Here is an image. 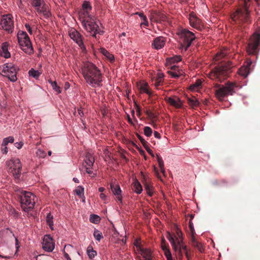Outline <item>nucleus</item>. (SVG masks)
I'll return each instance as SVG.
<instances>
[{
  "label": "nucleus",
  "instance_id": "nucleus-49",
  "mask_svg": "<svg viewBox=\"0 0 260 260\" xmlns=\"http://www.w3.org/2000/svg\"><path fill=\"white\" fill-rule=\"evenodd\" d=\"M36 154L37 156L41 158H44L46 156L45 152L41 149H39L37 150Z\"/></svg>",
  "mask_w": 260,
  "mask_h": 260
},
{
  "label": "nucleus",
  "instance_id": "nucleus-30",
  "mask_svg": "<svg viewBox=\"0 0 260 260\" xmlns=\"http://www.w3.org/2000/svg\"><path fill=\"white\" fill-rule=\"evenodd\" d=\"M191 244L193 247L197 248L200 252L202 253L204 251V246L201 243L198 242L194 236H192L191 238Z\"/></svg>",
  "mask_w": 260,
  "mask_h": 260
},
{
  "label": "nucleus",
  "instance_id": "nucleus-39",
  "mask_svg": "<svg viewBox=\"0 0 260 260\" xmlns=\"http://www.w3.org/2000/svg\"><path fill=\"white\" fill-rule=\"evenodd\" d=\"M157 160V162L158 163V165L160 170V171L164 173L165 172V170L164 168V161L162 159V158L158 155H156Z\"/></svg>",
  "mask_w": 260,
  "mask_h": 260
},
{
  "label": "nucleus",
  "instance_id": "nucleus-44",
  "mask_svg": "<svg viewBox=\"0 0 260 260\" xmlns=\"http://www.w3.org/2000/svg\"><path fill=\"white\" fill-rule=\"evenodd\" d=\"M31 5L35 8L36 10L44 4L42 0H31Z\"/></svg>",
  "mask_w": 260,
  "mask_h": 260
},
{
  "label": "nucleus",
  "instance_id": "nucleus-64",
  "mask_svg": "<svg viewBox=\"0 0 260 260\" xmlns=\"http://www.w3.org/2000/svg\"><path fill=\"white\" fill-rule=\"evenodd\" d=\"M105 190V188L103 187H100V188H99V191L101 192V193H103V192Z\"/></svg>",
  "mask_w": 260,
  "mask_h": 260
},
{
  "label": "nucleus",
  "instance_id": "nucleus-54",
  "mask_svg": "<svg viewBox=\"0 0 260 260\" xmlns=\"http://www.w3.org/2000/svg\"><path fill=\"white\" fill-rule=\"evenodd\" d=\"M14 146L18 149H21L23 146V142H16L14 143Z\"/></svg>",
  "mask_w": 260,
  "mask_h": 260
},
{
  "label": "nucleus",
  "instance_id": "nucleus-57",
  "mask_svg": "<svg viewBox=\"0 0 260 260\" xmlns=\"http://www.w3.org/2000/svg\"><path fill=\"white\" fill-rule=\"evenodd\" d=\"M164 77V75L163 73H158L157 74L156 79H157L158 80H163Z\"/></svg>",
  "mask_w": 260,
  "mask_h": 260
},
{
  "label": "nucleus",
  "instance_id": "nucleus-20",
  "mask_svg": "<svg viewBox=\"0 0 260 260\" xmlns=\"http://www.w3.org/2000/svg\"><path fill=\"white\" fill-rule=\"evenodd\" d=\"M166 42V40L163 37H157L153 40L152 43V47L156 50L160 49L164 47Z\"/></svg>",
  "mask_w": 260,
  "mask_h": 260
},
{
  "label": "nucleus",
  "instance_id": "nucleus-14",
  "mask_svg": "<svg viewBox=\"0 0 260 260\" xmlns=\"http://www.w3.org/2000/svg\"><path fill=\"white\" fill-rule=\"evenodd\" d=\"M94 162V158L92 154L87 153L85 156L84 162L83 164L85 168L86 172L92 177L95 174L92 171V167Z\"/></svg>",
  "mask_w": 260,
  "mask_h": 260
},
{
  "label": "nucleus",
  "instance_id": "nucleus-43",
  "mask_svg": "<svg viewBox=\"0 0 260 260\" xmlns=\"http://www.w3.org/2000/svg\"><path fill=\"white\" fill-rule=\"evenodd\" d=\"M93 236L95 240L99 242L103 238L102 232L98 230H95L94 231Z\"/></svg>",
  "mask_w": 260,
  "mask_h": 260
},
{
  "label": "nucleus",
  "instance_id": "nucleus-36",
  "mask_svg": "<svg viewBox=\"0 0 260 260\" xmlns=\"http://www.w3.org/2000/svg\"><path fill=\"white\" fill-rule=\"evenodd\" d=\"M86 253L90 259L93 258L97 254L96 251L93 249L91 245L87 247Z\"/></svg>",
  "mask_w": 260,
  "mask_h": 260
},
{
  "label": "nucleus",
  "instance_id": "nucleus-22",
  "mask_svg": "<svg viewBox=\"0 0 260 260\" xmlns=\"http://www.w3.org/2000/svg\"><path fill=\"white\" fill-rule=\"evenodd\" d=\"M166 101L170 105L178 108H180L182 105L180 99L175 96L166 98Z\"/></svg>",
  "mask_w": 260,
  "mask_h": 260
},
{
  "label": "nucleus",
  "instance_id": "nucleus-2",
  "mask_svg": "<svg viewBox=\"0 0 260 260\" xmlns=\"http://www.w3.org/2000/svg\"><path fill=\"white\" fill-rule=\"evenodd\" d=\"M208 77L212 80H215L219 82L225 81L224 85H219L216 91L217 98L222 101L228 95V66L226 64L216 67L208 74Z\"/></svg>",
  "mask_w": 260,
  "mask_h": 260
},
{
  "label": "nucleus",
  "instance_id": "nucleus-23",
  "mask_svg": "<svg viewBox=\"0 0 260 260\" xmlns=\"http://www.w3.org/2000/svg\"><path fill=\"white\" fill-rule=\"evenodd\" d=\"M39 14H42L45 18H47L51 15L49 7L46 4H43L41 7L36 9Z\"/></svg>",
  "mask_w": 260,
  "mask_h": 260
},
{
  "label": "nucleus",
  "instance_id": "nucleus-62",
  "mask_svg": "<svg viewBox=\"0 0 260 260\" xmlns=\"http://www.w3.org/2000/svg\"><path fill=\"white\" fill-rule=\"evenodd\" d=\"M78 113L81 117H82L83 116L84 114L81 109L80 108L78 109Z\"/></svg>",
  "mask_w": 260,
  "mask_h": 260
},
{
  "label": "nucleus",
  "instance_id": "nucleus-33",
  "mask_svg": "<svg viewBox=\"0 0 260 260\" xmlns=\"http://www.w3.org/2000/svg\"><path fill=\"white\" fill-rule=\"evenodd\" d=\"M100 51V52L103 55H104L106 57V58H107L110 61L113 62L114 60V55L110 53L105 48H101Z\"/></svg>",
  "mask_w": 260,
  "mask_h": 260
},
{
  "label": "nucleus",
  "instance_id": "nucleus-59",
  "mask_svg": "<svg viewBox=\"0 0 260 260\" xmlns=\"http://www.w3.org/2000/svg\"><path fill=\"white\" fill-rule=\"evenodd\" d=\"M3 147H4L2 148V152L3 154H7V153L8 152L7 146H3Z\"/></svg>",
  "mask_w": 260,
  "mask_h": 260
},
{
  "label": "nucleus",
  "instance_id": "nucleus-16",
  "mask_svg": "<svg viewBox=\"0 0 260 260\" xmlns=\"http://www.w3.org/2000/svg\"><path fill=\"white\" fill-rule=\"evenodd\" d=\"M188 20L190 25L194 28L199 30H201L203 28V24L194 12L189 14Z\"/></svg>",
  "mask_w": 260,
  "mask_h": 260
},
{
  "label": "nucleus",
  "instance_id": "nucleus-42",
  "mask_svg": "<svg viewBox=\"0 0 260 260\" xmlns=\"http://www.w3.org/2000/svg\"><path fill=\"white\" fill-rule=\"evenodd\" d=\"M14 139L12 136L5 138L3 139V143L2 144V146H7L9 143H12L14 142Z\"/></svg>",
  "mask_w": 260,
  "mask_h": 260
},
{
  "label": "nucleus",
  "instance_id": "nucleus-40",
  "mask_svg": "<svg viewBox=\"0 0 260 260\" xmlns=\"http://www.w3.org/2000/svg\"><path fill=\"white\" fill-rule=\"evenodd\" d=\"M188 103L192 108H195L199 105V102L195 98H189L188 99Z\"/></svg>",
  "mask_w": 260,
  "mask_h": 260
},
{
  "label": "nucleus",
  "instance_id": "nucleus-1",
  "mask_svg": "<svg viewBox=\"0 0 260 260\" xmlns=\"http://www.w3.org/2000/svg\"><path fill=\"white\" fill-rule=\"evenodd\" d=\"M81 73L86 83L92 87L102 85L103 76L100 69L93 63L86 61L83 62Z\"/></svg>",
  "mask_w": 260,
  "mask_h": 260
},
{
  "label": "nucleus",
  "instance_id": "nucleus-46",
  "mask_svg": "<svg viewBox=\"0 0 260 260\" xmlns=\"http://www.w3.org/2000/svg\"><path fill=\"white\" fill-rule=\"evenodd\" d=\"M134 246L136 247L134 250L136 253H137L138 251L141 250L143 248L141 247V243L140 242V240L139 239H136L134 243Z\"/></svg>",
  "mask_w": 260,
  "mask_h": 260
},
{
  "label": "nucleus",
  "instance_id": "nucleus-21",
  "mask_svg": "<svg viewBox=\"0 0 260 260\" xmlns=\"http://www.w3.org/2000/svg\"><path fill=\"white\" fill-rule=\"evenodd\" d=\"M137 253L141 255L140 260H152V252L149 249L143 248Z\"/></svg>",
  "mask_w": 260,
  "mask_h": 260
},
{
  "label": "nucleus",
  "instance_id": "nucleus-15",
  "mask_svg": "<svg viewBox=\"0 0 260 260\" xmlns=\"http://www.w3.org/2000/svg\"><path fill=\"white\" fill-rule=\"evenodd\" d=\"M69 36L79 45L83 51H85L86 48L83 44L82 36L77 30L73 28L70 29L69 30Z\"/></svg>",
  "mask_w": 260,
  "mask_h": 260
},
{
  "label": "nucleus",
  "instance_id": "nucleus-47",
  "mask_svg": "<svg viewBox=\"0 0 260 260\" xmlns=\"http://www.w3.org/2000/svg\"><path fill=\"white\" fill-rule=\"evenodd\" d=\"M152 131L151 128L149 126H145L144 128V134L147 137H150L151 136Z\"/></svg>",
  "mask_w": 260,
  "mask_h": 260
},
{
  "label": "nucleus",
  "instance_id": "nucleus-8",
  "mask_svg": "<svg viewBox=\"0 0 260 260\" xmlns=\"http://www.w3.org/2000/svg\"><path fill=\"white\" fill-rule=\"evenodd\" d=\"M17 69L12 63H5L2 70V74L7 77L10 81L14 82L17 80Z\"/></svg>",
  "mask_w": 260,
  "mask_h": 260
},
{
  "label": "nucleus",
  "instance_id": "nucleus-31",
  "mask_svg": "<svg viewBox=\"0 0 260 260\" xmlns=\"http://www.w3.org/2000/svg\"><path fill=\"white\" fill-rule=\"evenodd\" d=\"M76 194L80 198H82L83 202H85V196H84V188L81 185L78 186L75 189Z\"/></svg>",
  "mask_w": 260,
  "mask_h": 260
},
{
  "label": "nucleus",
  "instance_id": "nucleus-60",
  "mask_svg": "<svg viewBox=\"0 0 260 260\" xmlns=\"http://www.w3.org/2000/svg\"><path fill=\"white\" fill-rule=\"evenodd\" d=\"M15 246L16 248V252L18 251L19 248V242L17 238L15 237Z\"/></svg>",
  "mask_w": 260,
  "mask_h": 260
},
{
  "label": "nucleus",
  "instance_id": "nucleus-28",
  "mask_svg": "<svg viewBox=\"0 0 260 260\" xmlns=\"http://www.w3.org/2000/svg\"><path fill=\"white\" fill-rule=\"evenodd\" d=\"M133 190L138 194H140L142 191V187L137 179H135L132 184Z\"/></svg>",
  "mask_w": 260,
  "mask_h": 260
},
{
  "label": "nucleus",
  "instance_id": "nucleus-9",
  "mask_svg": "<svg viewBox=\"0 0 260 260\" xmlns=\"http://www.w3.org/2000/svg\"><path fill=\"white\" fill-rule=\"evenodd\" d=\"M179 36L181 45L185 50L190 46L192 42L196 38L193 32L186 29L181 30L179 32Z\"/></svg>",
  "mask_w": 260,
  "mask_h": 260
},
{
  "label": "nucleus",
  "instance_id": "nucleus-38",
  "mask_svg": "<svg viewBox=\"0 0 260 260\" xmlns=\"http://www.w3.org/2000/svg\"><path fill=\"white\" fill-rule=\"evenodd\" d=\"M181 60V57L179 55H176L173 57H171L169 58H168L166 61V64L167 66L169 65L170 64L177 62L178 61H180Z\"/></svg>",
  "mask_w": 260,
  "mask_h": 260
},
{
  "label": "nucleus",
  "instance_id": "nucleus-48",
  "mask_svg": "<svg viewBox=\"0 0 260 260\" xmlns=\"http://www.w3.org/2000/svg\"><path fill=\"white\" fill-rule=\"evenodd\" d=\"M51 86L53 89L57 93H60L61 92V89L59 86L57 85L56 82H51Z\"/></svg>",
  "mask_w": 260,
  "mask_h": 260
},
{
  "label": "nucleus",
  "instance_id": "nucleus-35",
  "mask_svg": "<svg viewBox=\"0 0 260 260\" xmlns=\"http://www.w3.org/2000/svg\"><path fill=\"white\" fill-rule=\"evenodd\" d=\"M145 189L146 191L147 194L151 197L153 194L154 190L152 185L150 183L146 182L144 183Z\"/></svg>",
  "mask_w": 260,
  "mask_h": 260
},
{
  "label": "nucleus",
  "instance_id": "nucleus-37",
  "mask_svg": "<svg viewBox=\"0 0 260 260\" xmlns=\"http://www.w3.org/2000/svg\"><path fill=\"white\" fill-rule=\"evenodd\" d=\"M46 222L51 230H53V216L50 212L46 216Z\"/></svg>",
  "mask_w": 260,
  "mask_h": 260
},
{
  "label": "nucleus",
  "instance_id": "nucleus-24",
  "mask_svg": "<svg viewBox=\"0 0 260 260\" xmlns=\"http://www.w3.org/2000/svg\"><path fill=\"white\" fill-rule=\"evenodd\" d=\"M150 19L152 21L161 22L167 20V17L162 13L154 12L151 15Z\"/></svg>",
  "mask_w": 260,
  "mask_h": 260
},
{
  "label": "nucleus",
  "instance_id": "nucleus-27",
  "mask_svg": "<svg viewBox=\"0 0 260 260\" xmlns=\"http://www.w3.org/2000/svg\"><path fill=\"white\" fill-rule=\"evenodd\" d=\"M172 70L168 71V73L172 77L178 78L181 75H183L184 72L182 70H177L178 67L173 66L171 68Z\"/></svg>",
  "mask_w": 260,
  "mask_h": 260
},
{
  "label": "nucleus",
  "instance_id": "nucleus-61",
  "mask_svg": "<svg viewBox=\"0 0 260 260\" xmlns=\"http://www.w3.org/2000/svg\"><path fill=\"white\" fill-rule=\"evenodd\" d=\"M154 136L155 138L159 139H160V138H161L160 134L156 131H155L154 132Z\"/></svg>",
  "mask_w": 260,
  "mask_h": 260
},
{
  "label": "nucleus",
  "instance_id": "nucleus-50",
  "mask_svg": "<svg viewBox=\"0 0 260 260\" xmlns=\"http://www.w3.org/2000/svg\"><path fill=\"white\" fill-rule=\"evenodd\" d=\"M138 14H139V15L141 17H142V18L143 19V22H141V25H144L145 26H148V22L147 21L146 17L145 16H144L143 14H142V13H138Z\"/></svg>",
  "mask_w": 260,
  "mask_h": 260
},
{
  "label": "nucleus",
  "instance_id": "nucleus-41",
  "mask_svg": "<svg viewBox=\"0 0 260 260\" xmlns=\"http://www.w3.org/2000/svg\"><path fill=\"white\" fill-rule=\"evenodd\" d=\"M89 220L92 223L97 224L100 221L101 218L97 215L91 214L90 216Z\"/></svg>",
  "mask_w": 260,
  "mask_h": 260
},
{
  "label": "nucleus",
  "instance_id": "nucleus-34",
  "mask_svg": "<svg viewBox=\"0 0 260 260\" xmlns=\"http://www.w3.org/2000/svg\"><path fill=\"white\" fill-rule=\"evenodd\" d=\"M229 95H232L240 88L238 85L235 83H231L229 82Z\"/></svg>",
  "mask_w": 260,
  "mask_h": 260
},
{
  "label": "nucleus",
  "instance_id": "nucleus-3",
  "mask_svg": "<svg viewBox=\"0 0 260 260\" xmlns=\"http://www.w3.org/2000/svg\"><path fill=\"white\" fill-rule=\"evenodd\" d=\"M239 5L242 7L238 8L231 16V18L234 22L238 24L250 23L251 20L249 17L248 6L251 0H239ZM257 7L260 10V0H254Z\"/></svg>",
  "mask_w": 260,
  "mask_h": 260
},
{
  "label": "nucleus",
  "instance_id": "nucleus-56",
  "mask_svg": "<svg viewBox=\"0 0 260 260\" xmlns=\"http://www.w3.org/2000/svg\"><path fill=\"white\" fill-rule=\"evenodd\" d=\"M162 82V80H158L157 79H156L155 83H154L155 86L156 87H158L159 86H160Z\"/></svg>",
  "mask_w": 260,
  "mask_h": 260
},
{
  "label": "nucleus",
  "instance_id": "nucleus-58",
  "mask_svg": "<svg viewBox=\"0 0 260 260\" xmlns=\"http://www.w3.org/2000/svg\"><path fill=\"white\" fill-rule=\"evenodd\" d=\"M25 26L27 30L28 31V32L30 34H32V29H31L30 26L28 24H25Z\"/></svg>",
  "mask_w": 260,
  "mask_h": 260
},
{
  "label": "nucleus",
  "instance_id": "nucleus-52",
  "mask_svg": "<svg viewBox=\"0 0 260 260\" xmlns=\"http://www.w3.org/2000/svg\"><path fill=\"white\" fill-rule=\"evenodd\" d=\"M164 253L167 260H173L171 253L169 250H166Z\"/></svg>",
  "mask_w": 260,
  "mask_h": 260
},
{
  "label": "nucleus",
  "instance_id": "nucleus-19",
  "mask_svg": "<svg viewBox=\"0 0 260 260\" xmlns=\"http://www.w3.org/2000/svg\"><path fill=\"white\" fill-rule=\"evenodd\" d=\"M251 64L252 61L251 60H247L243 66L238 69V72L239 74L244 77H246L250 73Z\"/></svg>",
  "mask_w": 260,
  "mask_h": 260
},
{
  "label": "nucleus",
  "instance_id": "nucleus-32",
  "mask_svg": "<svg viewBox=\"0 0 260 260\" xmlns=\"http://www.w3.org/2000/svg\"><path fill=\"white\" fill-rule=\"evenodd\" d=\"M201 80L198 79L194 83L189 86V89L191 91H198L201 88Z\"/></svg>",
  "mask_w": 260,
  "mask_h": 260
},
{
  "label": "nucleus",
  "instance_id": "nucleus-29",
  "mask_svg": "<svg viewBox=\"0 0 260 260\" xmlns=\"http://www.w3.org/2000/svg\"><path fill=\"white\" fill-rule=\"evenodd\" d=\"M226 51L225 50L224 51H222L216 54V55L214 57V59L215 61H219L221 60V61H224L226 59Z\"/></svg>",
  "mask_w": 260,
  "mask_h": 260
},
{
  "label": "nucleus",
  "instance_id": "nucleus-7",
  "mask_svg": "<svg viewBox=\"0 0 260 260\" xmlns=\"http://www.w3.org/2000/svg\"><path fill=\"white\" fill-rule=\"evenodd\" d=\"M6 165L8 171L11 172L16 179H19L21 174L22 165L20 160L17 158H14L8 160Z\"/></svg>",
  "mask_w": 260,
  "mask_h": 260
},
{
  "label": "nucleus",
  "instance_id": "nucleus-6",
  "mask_svg": "<svg viewBox=\"0 0 260 260\" xmlns=\"http://www.w3.org/2000/svg\"><path fill=\"white\" fill-rule=\"evenodd\" d=\"M35 198V196L31 192L24 191L21 198V208L24 211L27 212L34 208Z\"/></svg>",
  "mask_w": 260,
  "mask_h": 260
},
{
  "label": "nucleus",
  "instance_id": "nucleus-4",
  "mask_svg": "<svg viewBox=\"0 0 260 260\" xmlns=\"http://www.w3.org/2000/svg\"><path fill=\"white\" fill-rule=\"evenodd\" d=\"M176 233L178 237V238H174L169 232L168 233L167 237L171 244L174 250L179 252H181V250H183L185 252L186 257L189 259V253L187 250L186 246L183 244V240L181 238L182 233L178 228Z\"/></svg>",
  "mask_w": 260,
  "mask_h": 260
},
{
  "label": "nucleus",
  "instance_id": "nucleus-5",
  "mask_svg": "<svg viewBox=\"0 0 260 260\" xmlns=\"http://www.w3.org/2000/svg\"><path fill=\"white\" fill-rule=\"evenodd\" d=\"M17 39L19 46L22 51L28 54H31L34 52L30 40L26 32L19 31L17 33Z\"/></svg>",
  "mask_w": 260,
  "mask_h": 260
},
{
  "label": "nucleus",
  "instance_id": "nucleus-53",
  "mask_svg": "<svg viewBox=\"0 0 260 260\" xmlns=\"http://www.w3.org/2000/svg\"><path fill=\"white\" fill-rule=\"evenodd\" d=\"M100 198L101 200L104 201L105 203H106L108 200L107 196L104 193H101L100 194Z\"/></svg>",
  "mask_w": 260,
  "mask_h": 260
},
{
  "label": "nucleus",
  "instance_id": "nucleus-13",
  "mask_svg": "<svg viewBox=\"0 0 260 260\" xmlns=\"http://www.w3.org/2000/svg\"><path fill=\"white\" fill-rule=\"evenodd\" d=\"M81 22L84 28L93 36H95L96 34L100 32L98 30L99 26L94 21V18L89 20H84V21Z\"/></svg>",
  "mask_w": 260,
  "mask_h": 260
},
{
  "label": "nucleus",
  "instance_id": "nucleus-26",
  "mask_svg": "<svg viewBox=\"0 0 260 260\" xmlns=\"http://www.w3.org/2000/svg\"><path fill=\"white\" fill-rule=\"evenodd\" d=\"M138 88L141 93H145L149 95H151L148 84L145 81H141L137 85Z\"/></svg>",
  "mask_w": 260,
  "mask_h": 260
},
{
  "label": "nucleus",
  "instance_id": "nucleus-63",
  "mask_svg": "<svg viewBox=\"0 0 260 260\" xmlns=\"http://www.w3.org/2000/svg\"><path fill=\"white\" fill-rule=\"evenodd\" d=\"M17 5L19 8H21V5H22L21 0H18V2H17Z\"/></svg>",
  "mask_w": 260,
  "mask_h": 260
},
{
  "label": "nucleus",
  "instance_id": "nucleus-11",
  "mask_svg": "<svg viewBox=\"0 0 260 260\" xmlns=\"http://www.w3.org/2000/svg\"><path fill=\"white\" fill-rule=\"evenodd\" d=\"M92 7L87 1H84L82 4V8L79 12V18L80 21H84V20H89L93 18L91 14Z\"/></svg>",
  "mask_w": 260,
  "mask_h": 260
},
{
  "label": "nucleus",
  "instance_id": "nucleus-51",
  "mask_svg": "<svg viewBox=\"0 0 260 260\" xmlns=\"http://www.w3.org/2000/svg\"><path fill=\"white\" fill-rule=\"evenodd\" d=\"M189 227L191 233L192 234V237L194 236V235L195 234V231L193 227V223L190 221L189 222Z\"/></svg>",
  "mask_w": 260,
  "mask_h": 260
},
{
  "label": "nucleus",
  "instance_id": "nucleus-25",
  "mask_svg": "<svg viewBox=\"0 0 260 260\" xmlns=\"http://www.w3.org/2000/svg\"><path fill=\"white\" fill-rule=\"evenodd\" d=\"M9 44L8 42L3 43L0 48V56L8 58L11 56V53L8 50Z\"/></svg>",
  "mask_w": 260,
  "mask_h": 260
},
{
  "label": "nucleus",
  "instance_id": "nucleus-18",
  "mask_svg": "<svg viewBox=\"0 0 260 260\" xmlns=\"http://www.w3.org/2000/svg\"><path fill=\"white\" fill-rule=\"evenodd\" d=\"M110 188L113 194L116 196L117 201L122 203L121 190L119 185L114 181L110 183Z\"/></svg>",
  "mask_w": 260,
  "mask_h": 260
},
{
  "label": "nucleus",
  "instance_id": "nucleus-55",
  "mask_svg": "<svg viewBox=\"0 0 260 260\" xmlns=\"http://www.w3.org/2000/svg\"><path fill=\"white\" fill-rule=\"evenodd\" d=\"M165 239L164 238H163L162 239V243H161V248L163 250V251L164 252H166V250H169L168 248H167V247L166 246V245L165 244L164 242H165Z\"/></svg>",
  "mask_w": 260,
  "mask_h": 260
},
{
  "label": "nucleus",
  "instance_id": "nucleus-45",
  "mask_svg": "<svg viewBox=\"0 0 260 260\" xmlns=\"http://www.w3.org/2000/svg\"><path fill=\"white\" fill-rule=\"evenodd\" d=\"M28 74L30 76L35 78H38L40 75V73L38 71L35 70L33 69H31L29 71Z\"/></svg>",
  "mask_w": 260,
  "mask_h": 260
},
{
  "label": "nucleus",
  "instance_id": "nucleus-10",
  "mask_svg": "<svg viewBox=\"0 0 260 260\" xmlns=\"http://www.w3.org/2000/svg\"><path fill=\"white\" fill-rule=\"evenodd\" d=\"M0 25L3 30L8 33H12L14 27L13 16L10 14L3 15Z\"/></svg>",
  "mask_w": 260,
  "mask_h": 260
},
{
  "label": "nucleus",
  "instance_id": "nucleus-17",
  "mask_svg": "<svg viewBox=\"0 0 260 260\" xmlns=\"http://www.w3.org/2000/svg\"><path fill=\"white\" fill-rule=\"evenodd\" d=\"M55 247V243L50 235H45L43 239L42 248L46 251L51 252Z\"/></svg>",
  "mask_w": 260,
  "mask_h": 260
},
{
  "label": "nucleus",
  "instance_id": "nucleus-12",
  "mask_svg": "<svg viewBox=\"0 0 260 260\" xmlns=\"http://www.w3.org/2000/svg\"><path fill=\"white\" fill-rule=\"evenodd\" d=\"M260 35L254 34L250 38V42L248 44L246 49L249 54H255L258 50V47L259 44Z\"/></svg>",
  "mask_w": 260,
  "mask_h": 260
}]
</instances>
